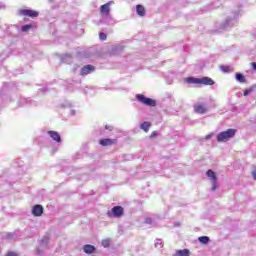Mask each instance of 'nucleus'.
Segmentation results:
<instances>
[{"instance_id": "2eb2a0df", "label": "nucleus", "mask_w": 256, "mask_h": 256, "mask_svg": "<svg viewBox=\"0 0 256 256\" xmlns=\"http://www.w3.org/2000/svg\"><path fill=\"white\" fill-rule=\"evenodd\" d=\"M83 251L87 255H91L92 253H95V246H93L91 244H86L83 246Z\"/></svg>"}, {"instance_id": "393cba45", "label": "nucleus", "mask_w": 256, "mask_h": 256, "mask_svg": "<svg viewBox=\"0 0 256 256\" xmlns=\"http://www.w3.org/2000/svg\"><path fill=\"white\" fill-rule=\"evenodd\" d=\"M101 244H102V246L107 248V247H109V245H111V240H109V239L102 240Z\"/></svg>"}, {"instance_id": "f704fd0d", "label": "nucleus", "mask_w": 256, "mask_h": 256, "mask_svg": "<svg viewBox=\"0 0 256 256\" xmlns=\"http://www.w3.org/2000/svg\"><path fill=\"white\" fill-rule=\"evenodd\" d=\"M0 9H5V4L0 3Z\"/></svg>"}, {"instance_id": "7ed1b4c3", "label": "nucleus", "mask_w": 256, "mask_h": 256, "mask_svg": "<svg viewBox=\"0 0 256 256\" xmlns=\"http://www.w3.org/2000/svg\"><path fill=\"white\" fill-rule=\"evenodd\" d=\"M137 101L139 103H142L143 105H146L147 107H155L157 105V102L151 98L145 97L143 94H137L136 95Z\"/></svg>"}, {"instance_id": "9b49d317", "label": "nucleus", "mask_w": 256, "mask_h": 256, "mask_svg": "<svg viewBox=\"0 0 256 256\" xmlns=\"http://www.w3.org/2000/svg\"><path fill=\"white\" fill-rule=\"evenodd\" d=\"M48 135L53 141H56V143H61V135H59L57 131H48Z\"/></svg>"}, {"instance_id": "7c9ffc66", "label": "nucleus", "mask_w": 256, "mask_h": 256, "mask_svg": "<svg viewBox=\"0 0 256 256\" xmlns=\"http://www.w3.org/2000/svg\"><path fill=\"white\" fill-rule=\"evenodd\" d=\"M62 107H71V103L70 102H66L65 104H62Z\"/></svg>"}, {"instance_id": "0eeeda50", "label": "nucleus", "mask_w": 256, "mask_h": 256, "mask_svg": "<svg viewBox=\"0 0 256 256\" xmlns=\"http://www.w3.org/2000/svg\"><path fill=\"white\" fill-rule=\"evenodd\" d=\"M19 14L23 17H39V12L31 9H22L19 11Z\"/></svg>"}, {"instance_id": "1a4fd4ad", "label": "nucleus", "mask_w": 256, "mask_h": 256, "mask_svg": "<svg viewBox=\"0 0 256 256\" xmlns=\"http://www.w3.org/2000/svg\"><path fill=\"white\" fill-rule=\"evenodd\" d=\"M32 214L34 217H41L43 215V206L41 205H35L32 209Z\"/></svg>"}, {"instance_id": "5701e85b", "label": "nucleus", "mask_w": 256, "mask_h": 256, "mask_svg": "<svg viewBox=\"0 0 256 256\" xmlns=\"http://www.w3.org/2000/svg\"><path fill=\"white\" fill-rule=\"evenodd\" d=\"M29 29H33V25H31V24H26V25L22 26L21 31H22L23 33H27V31H29Z\"/></svg>"}, {"instance_id": "aec40b11", "label": "nucleus", "mask_w": 256, "mask_h": 256, "mask_svg": "<svg viewBox=\"0 0 256 256\" xmlns=\"http://www.w3.org/2000/svg\"><path fill=\"white\" fill-rule=\"evenodd\" d=\"M62 63H73V57L69 54H66L62 57Z\"/></svg>"}, {"instance_id": "f8f14e48", "label": "nucleus", "mask_w": 256, "mask_h": 256, "mask_svg": "<svg viewBox=\"0 0 256 256\" xmlns=\"http://www.w3.org/2000/svg\"><path fill=\"white\" fill-rule=\"evenodd\" d=\"M20 107H29V105H35V102L30 98H21L20 99Z\"/></svg>"}, {"instance_id": "20e7f679", "label": "nucleus", "mask_w": 256, "mask_h": 256, "mask_svg": "<svg viewBox=\"0 0 256 256\" xmlns=\"http://www.w3.org/2000/svg\"><path fill=\"white\" fill-rule=\"evenodd\" d=\"M207 177H209L212 187H211V191H217V187H219L218 183H217V175L215 174V172L213 170H208L206 172Z\"/></svg>"}, {"instance_id": "79ce46f5", "label": "nucleus", "mask_w": 256, "mask_h": 256, "mask_svg": "<svg viewBox=\"0 0 256 256\" xmlns=\"http://www.w3.org/2000/svg\"><path fill=\"white\" fill-rule=\"evenodd\" d=\"M152 135H155V132H153Z\"/></svg>"}, {"instance_id": "2f4dec72", "label": "nucleus", "mask_w": 256, "mask_h": 256, "mask_svg": "<svg viewBox=\"0 0 256 256\" xmlns=\"http://www.w3.org/2000/svg\"><path fill=\"white\" fill-rule=\"evenodd\" d=\"M249 93H251V89L245 90V91H244V96L247 97V95H249Z\"/></svg>"}, {"instance_id": "a19ab883", "label": "nucleus", "mask_w": 256, "mask_h": 256, "mask_svg": "<svg viewBox=\"0 0 256 256\" xmlns=\"http://www.w3.org/2000/svg\"><path fill=\"white\" fill-rule=\"evenodd\" d=\"M50 2H53V1H55V0H49Z\"/></svg>"}, {"instance_id": "bb28decb", "label": "nucleus", "mask_w": 256, "mask_h": 256, "mask_svg": "<svg viewBox=\"0 0 256 256\" xmlns=\"http://www.w3.org/2000/svg\"><path fill=\"white\" fill-rule=\"evenodd\" d=\"M99 37H100V40H101V41H106V40H107V34H105V33H103V32H101V33L99 34Z\"/></svg>"}, {"instance_id": "72a5a7b5", "label": "nucleus", "mask_w": 256, "mask_h": 256, "mask_svg": "<svg viewBox=\"0 0 256 256\" xmlns=\"http://www.w3.org/2000/svg\"><path fill=\"white\" fill-rule=\"evenodd\" d=\"M252 69H254V71H256V63L255 62L252 63Z\"/></svg>"}, {"instance_id": "a211bd4d", "label": "nucleus", "mask_w": 256, "mask_h": 256, "mask_svg": "<svg viewBox=\"0 0 256 256\" xmlns=\"http://www.w3.org/2000/svg\"><path fill=\"white\" fill-rule=\"evenodd\" d=\"M151 127V122H143L140 125V129H142V131H145V133L149 132V128Z\"/></svg>"}, {"instance_id": "f257e3e1", "label": "nucleus", "mask_w": 256, "mask_h": 256, "mask_svg": "<svg viewBox=\"0 0 256 256\" xmlns=\"http://www.w3.org/2000/svg\"><path fill=\"white\" fill-rule=\"evenodd\" d=\"M237 133L236 129L230 128L226 131H222L220 132L216 139L218 141V143H227V141H229V139H233V137H235V134Z\"/></svg>"}, {"instance_id": "412c9836", "label": "nucleus", "mask_w": 256, "mask_h": 256, "mask_svg": "<svg viewBox=\"0 0 256 256\" xmlns=\"http://www.w3.org/2000/svg\"><path fill=\"white\" fill-rule=\"evenodd\" d=\"M236 81L238 83H245V76L241 73H236Z\"/></svg>"}, {"instance_id": "473e14b6", "label": "nucleus", "mask_w": 256, "mask_h": 256, "mask_svg": "<svg viewBox=\"0 0 256 256\" xmlns=\"http://www.w3.org/2000/svg\"><path fill=\"white\" fill-rule=\"evenodd\" d=\"M211 137H212V135H211V134H208V135H206L205 139H206L207 141H209V139H211Z\"/></svg>"}, {"instance_id": "ea45409f", "label": "nucleus", "mask_w": 256, "mask_h": 256, "mask_svg": "<svg viewBox=\"0 0 256 256\" xmlns=\"http://www.w3.org/2000/svg\"><path fill=\"white\" fill-rule=\"evenodd\" d=\"M1 65H3V60H0V67H1Z\"/></svg>"}, {"instance_id": "f03ea898", "label": "nucleus", "mask_w": 256, "mask_h": 256, "mask_svg": "<svg viewBox=\"0 0 256 256\" xmlns=\"http://www.w3.org/2000/svg\"><path fill=\"white\" fill-rule=\"evenodd\" d=\"M237 17H239V14H235L233 18H226V20L220 25V28L227 30L231 29V27H235V25H237Z\"/></svg>"}, {"instance_id": "c9c22d12", "label": "nucleus", "mask_w": 256, "mask_h": 256, "mask_svg": "<svg viewBox=\"0 0 256 256\" xmlns=\"http://www.w3.org/2000/svg\"><path fill=\"white\" fill-rule=\"evenodd\" d=\"M106 129H109L110 131H112L113 127L112 126H106Z\"/></svg>"}, {"instance_id": "c85d7f7f", "label": "nucleus", "mask_w": 256, "mask_h": 256, "mask_svg": "<svg viewBox=\"0 0 256 256\" xmlns=\"http://www.w3.org/2000/svg\"><path fill=\"white\" fill-rule=\"evenodd\" d=\"M161 243H163V241L161 239H156V247H159V245H161Z\"/></svg>"}, {"instance_id": "9d476101", "label": "nucleus", "mask_w": 256, "mask_h": 256, "mask_svg": "<svg viewBox=\"0 0 256 256\" xmlns=\"http://www.w3.org/2000/svg\"><path fill=\"white\" fill-rule=\"evenodd\" d=\"M194 111L203 115L204 113H207V107L204 104H196L194 105Z\"/></svg>"}, {"instance_id": "e433bc0d", "label": "nucleus", "mask_w": 256, "mask_h": 256, "mask_svg": "<svg viewBox=\"0 0 256 256\" xmlns=\"http://www.w3.org/2000/svg\"><path fill=\"white\" fill-rule=\"evenodd\" d=\"M71 115H75V110H71Z\"/></svg>"}, {"instance_id": "a878e982", "label": "nucleus", "mask_w": 256, "mask_h": 256, "mask_svg": "<svg viewBox=\"0 0 256 256\" xmlns=\"http://www.w3.org/2000/svg\"><path fill=\"white\" fill-rule=\"evenodd\" d=\"M220 69L224 73H229V71H231V67H229V66H221Z\"/></svg>"}, {"instance_id": "cd10ccee", "label": "nucleus", "mask_w": 256, "mask_h": 256, "mask_svg": "<svg viewBox=\"0 0 256 256\" xmlns=\"http://www.w3.org/2000/svg\"><path fill=\"white\" fill-rule=\"evenodd\" d=\"M145 223H146L147 225H151V223H153V219H151V218H146V219H145Z\"/></svg>"}, {"instance_id": "c756f323", "label": "nucleus", "mask_w": 256, "mask_h": 256, "mask_svg": "<svg viewBox=\"0 0 256 256\" xmlns=\"http://www.w3.org/2000/svg\"><path fill=\"white\" fill-rule=\"evenodd\" d=\"M253 180L256 181V169L252 171Z\"/></svg>"}, {"instance_id": "6e6552de", "label": "nucleus", "mask_w": 256, "mask_h": 256, "mask_svg": "<svg viewBox=\"0 0 256 256\" xmlns=\"http://www.w3.org/2000/svg\"><path fill=\"white\" fill-rule=\"evenodd\" d=\"M95 71V67L93 65H86L81 68L80 75H89V73H93Z\"/></svg>"}, {"instance_id": "dca6fc26", "label": "nucleus", "mask_w": 256, "mask_h": 256, "mask_svg": "<svg viewBox=\"0 0 256 256\" xmlns=\"http://www.w3.org/2000/svg\"><path fill=\"white\" fill-rule=\"evenodd\" d=\"M187 83L193 84V85H201V78H194L189 77L186 79Z\"/></svg>"}, {"instance_id": "ddd939ff", "label": "nucleus", "mask_w": 256, "mask_h": 256, "mask_svg": "<svg viewBox=\"0 0 256 256\" xmlns=\"http://www.w3.org/2000/svg\"><path fill=\"white\" fill-rule=\"evenodd\" d=\"M200 85H215V81L209 77L200 78Z\"/></svg>"}, {"instance_id": "f3484780", "label": "nucleus", "mask_w": 256, "mask_h": 256, "mask_svg": "<svg viewBox=\"0 0 256 256\" xmlns=\"http://www.w3.org/2000/svg\"><path fill=\"white\" fill-rule=\"evenodd\" d=\"M136 13L137 15H139L140 17H145V7L141 6V5H137L136 6Z\"/></svg>"}, {"instance_id": "6ab92c4d", "label": "nucleus", "mask_w": 256, "mask_h": 256, "mask_svg": "<svg viewBox=\"0 0 256 256\" xmlns=\"http://www.w3.org/2000/svg\"><path fill=\"white\" fill-rule=\"evenodd\" d=\"M189 255H191V252L189 251V249H184L176 252L174 256H189Z\"/></svg>"}, {"instance_id": "4be33fe9", "label": "nucleus", "mask_w": 256, "mask_h": 256, "mask_svg": "<svg viewBox=\"0 0 256 256\" xmlns=\"http://www.w3.org/2000/svg\"><path fill=\"white\" fill-rule=\"evenodd\" d=\"M198 240L203 244V245H207V243H209V241H211L209 239V236H201L198 238Z\"/></svg>"}, {"instance_id": "423d86ee", "label": "nucleus", "mask_w": 256, "mask_h": 256, "mask_svg": "<svg viewBox=\"0 0 256 256\" xmlns=\"http://www.w3.org/2000/svg\"><path fill=\"white\" fill-rule=\"evenodd\" d=\"M111 5H113V1H109L106 4H103L100 7L101 15H104L105 17H111Z\"/></svg>"}, {"instance_id": "4468645a", "label": "nucleus", "mask_w": 256, "mask_h": 256, "mask_svg": "<svg viewBox=\"0 0 256 256\" xmlns=\"http://www.w3.org/2000/svg\"><path fill=\"white\" fill-rule=\"evenodd\" d=\"M113 143H117V140L109 138L100 140V145H102V147H108L109 145H113Z\"/></svg>"}, {"instance_id": "b1692460", "label": "nucleus", "mask_w": 256, "mask_h": 256, "mask_svg": "<svg viewBox=\"0 0 256 256\" xmlns=\"http://www.w3.org/2000/svg\"><path fill=\"white\" fill-rule=\"evenodd\" d=\"M41 245H43L44 247H47V245H49V238L47 236H44L41 239Z\"/></svg>"}, {"instance_id": "39448f33", "label": "nucleus", "mask_w": 256, "mask_h": 256, "mask_svg": "<svg viewBox=\"0 0 256 256\" xmlns=\"http://www.w3.org/2000/svg\"><path fill=\"white\" fill-rule=\"evenodd\" d=\"M123 216V207L115 206L112 208L111 212H108V217H114L115 219H119Z\"/></svg>"}, {"instance_id": "58836bf2", "label": "nucleus", "mask_w": 256, "mask_h": 256, "mask_svg": "<svg viewBox=\"0 0 256 256\" xmlns=\"http://www.w3.org/2000/svg\"><path fill=\"white\" fill-rule=\"evenodd\" d=\"M3 89H7V84H4Z\"/></svg>"}, {"instance_id": "4c0bfd02", "label": "nucleus", "mask_w": 256, "mask_h": 256, "mask_svg": "<svg viewBox=\"0 0 256 256\" xmlns=\"http://www.w3.org/2000/svg\"><path fill=\"white\" fill-rule=\"evenodd\" d=\"M3 96V90H0V97Z\"/></svg>"}]
</instances>
